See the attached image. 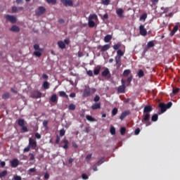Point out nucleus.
<instances>
[{"label": "nucleus", "mask_w": 180, "mask_h": 180, "mask_svg": "<svg viewBox=\"0 0 180 180\" xmlns=\"http://www.w3.org/2000/svg\"><path fill=\"white\" fill-rule=\"evenodd\" d=\"M96 92V89L91 88L89 86L84 89L83 91V96L84 98H88V96H91V95H94Z\"/></svg>", "instance_id": "1"}, {"label": "nucleus", "mask_w": 180, "mask_h": 180, "mask_svg": "<svg viewBox=\"0 0 180 180\" xmlns=\"http://www.w3.org/2000/svg\"><path fill=\"white\" fill-rule=\"evenodd\" d=\"M141 122L146 124V127H148V126H151V122H150V114L143 112Z\"/></svg>", "instance_id": "2"}, {"label": "nucleus", "mask_w": 180, "mask_h": 180, "mask_svg": "<svg viewBox=\"0 0 180 180\" xmlns=\"http://www.w3.org/2000/svg\"><path fill=\"white\" fill-rule=\"evenodd\" d=\"M34 50H36V51L33 53L34 56L39 58L41 57V53H43L44 50L40 48V45H39V44H35L34 45Z\"/></svg>", "instance_id": "3"}, {"label": "nucleus", "mask_w": 180, "mask_h": 180, "mask_svg": "<svg viewBox=\"0 0 180 180\" xmlns=\"http://www.w3.org/2000/svg\"><path fill=\"white\" fill-rule=\"evenodd\" d=\"M46 8L43 6H39L36 10H35V15L36 16H41L44 15V13L46 12Z\"/></svg>", "instance_id": "4"}, {"label": "nucleus", "mask_w": 180, "mask_h": 180, "mask_svg": "<svg viewBox=\"0 0 180 180\" xmlns=\"http://www.w3.org/2000/svg\"><path fill=\"white\" fill-rule=\"evenodd\" d=\"M121 82L122 85L118 87L117 91L119 94H124V91L126 90V80L122 79Z\"/></svg>", "instance_id": "5"}, {"label": "nucleus", "mask_w": 180, "mask_h": 180, "mask_svg": "<svg viewBox=\"0 0 180 180\" xmlns=\"http://www.w3.org/2000/svg\"><path fill=\"white\" fill-rule=\"evenodd\" d=\"M28 146H30L32 150H36V148L37 147V142L34 139L30 138Z\"/></svg>", "instance_id": "6"}, {"label": "nucleus", "mask_w": 180, "mask_h": 180, "mask_svg": "<svg viewBox=\"0 0 180 180\" xmlns=\"http://www.w3.org/2000/svg\"><path fill=\"white\" fill-rule=\"evenodd\" d=\"M6 19L11 22V23H16V17L15 15H6Z\"/></svg>", "instance_id": "7"}, {"label": "nucleus", "mask_w": 180, "mask_h": 180, "mask_svg": "<svg viewBox=\"0 0 180 180\" xmlns=\"http://www.w3.org/2000/svg\"><path fill=\"white\" fill-rule=\"evenodd\" d=\"M139 33L141 36H147V30L145 29L144 25L139 26Z\"/></svg>", "instance_id": "8"}, {"label": "nucleus", "mask_w": 180, "mask_h": 180, "mask_svg": "<svg viewBox=\"0 0 180 180\" xmlns=\"http://www.w3.org/2000/svg\"><path fill=\"white\" fill-rule=\"evenodd\" d=\"M60 1L65 6H74L72 0H60Z\"/></svg>", "instance_id": "9"}, {"label": "nucleus", "mask_w": 180, "mask_h": 180, "mask_svg": "<svg viewBox=\"0 0 180 180\" xmlns=\"http://www.w3.org/2000/svg\"><path fill=\"white\" fill-rule=\"evenodd\" d=\"M31 98L33 99H39V98H41V92L40 91H34L32 94Z\"/></svg>", "instance_id": "10"}, {"label": "nucleus", "mask_w": 180, "mask_h": 180, "mask_svg": "<svg viewBox=\"0 0 180 180\" xmlns=\"http://www.w3.org/2000/svg\"><path fill=\"white\" fill-rule=\"evenodd\" d=\"M130 113H131L130 112V110H125V111L122 112L120 116V120H123V119H124V117H126L127 116H129V115H130Z\"/></svg>", "instance_id": "11"}, {"label": "nucleus", "mask_w": 180, "mask_h": 180, "mask_svg": "<svg viewBox=\"0 0 180 180\" xmlns=\"http://www.w3.org/2000/svg\"><path fill=\"white\" fill-rule=\"evenodd\" d=\"M98 49H101L100 51L103 53L105 51H108V50H109V49H110V44H105L104 46H99L98 47Z\"/></svg>", "instance_id": "12"}, {"label": "nucleus", "mask_w": 180, "mask_h": 180, "mask_svg": "<svg viewBox=\"0 0 180 180\" xmlns=\"http://www.w3.org/2000/svg\"><path fill=\"white\" fill-rule=\"evenodd\" d=\"M10 162H11V165L12 168H16L19 165V160H18L16 158L13 159Z\"/></svg>", "instance_id": "13"}, {"label": "nucleus", "mask_w": 180, "mask_h": 180, "mask_svg": "<svg viewBox=\"0 0 180 180\" xmlns=\"http://www.w3.org/2000/svg\"><path fill=\"white\" fill-rule=\"evenodd\" d=\"M150 112H153V106L151 105H146L143 109V113L150 114Z\"/></svg>", "instance_id": "14"}, {"label": "nucleus", "mask_w": 180, "mask_h": 180, "mask_svg": "<svg viewBox=\"0 0 180 180\" xmlns=\"http://www.w3.org/2000/svg\"><path fill=\"white\" fill-rule=\"evenodd\" d=\"M10 32H13L14 33H18L20 32V28H19L17 25H13L10 29Z\"/></svg>", "instance_id": "15"}, {"label": "nucleus", "mask_w": 180, "mask_h": 180, "mask_svg": "<svg viewBox=\"0 0 180 180\" xmlns=\"http://www.w3.org/2000/svg\"><path fill=\"white\" fill-rule=\"evenodd\" d=\"M50 101L52 103H57L58 102V97H57V94H53L51 96Z\"/></svg>", "instance_id": "16"}, {"label": "nucleus", "mask_w": 180, "mask_h": 180, "mask_svg": "<svg viewBox=\"0 0 180 180\" xmlns=\"http://www.w3.org/2000/svg\"><path fill=\"white\" fill-rule=\"evenodd\" d=\"M115 63L117 65V68H119L120 65H122V63L120 61H122L121 57L120 56H115Z\"/></svg>", "instance_id": "17"}, {"label": "nucleus", "mask_w": 180, "mask_h": 180, "mask_svg": "<svg viewBox=\"0 0 180 180\" xmlns=\"http://www.w3.org/2000/svg\"><path fill=\"white\" fill-rule=\"evenodd\" d=\"M102 77H106L108 75H110V71H109V68H105L102 72H101Z\"/></svg>", "instance_id": "18"}, {"label": "nucleus", "mask_w": 180, "mask_h": 180, "mask_svg": "<svg viewBox=\"0 0 180 180\" xmlns=\"http://www.w3.org/2000/svg\"><path fill=\"white\" fill-rule=\"evenodd\" d=\"M159 108H160L162 113H164L165 112H166L167 109L166 104L163 103H160L159 104Z\"/></svg>", "instance_id": "19"}, {"label": "nucleus", "mask_w": 180, "mask_h": 180, "mask_svg": "<svg viewBox=\"0 0 180 180\" xmlns=\"http://www.w3.org/2000/svg\"><path fill=\"white\" fill-rule=\"evenodd\" d=\"M124 13V11H123V8H118L116 11V13L119 18H123Z\"/></svg>", "instance_id": "20"}, {"label": "nucleus", "mask_w": 180, "mask_h": 180, "mask_svg": "<svg viewBox=\"0 0 180 180\" xmlns=\"http://www.w3.org/2000/svg\"><path fill=\"white\" fill-rule=\"evenodd\" d=\"M62 143H64V146H63V148H64V150H68V144H70V142H68V140H67V139H64L63 140H62Z\"/></svg>", "instance_id": "21"}, {"label": "nucleus", "mask_w": 180, "mask_h": 180, "mask_svg": "<svg viewBox=\"0 0 180 180\" xmlns=\"http://www.w3.org/2000/svg\"><path fill=\"white\" fill-rule=\"evenodd\" d=\"M91 109L93 110H96V109H101V103H95L91 105Z\"/></svg>", "instance_id": "22"}, {"label": "nucleus", "mask_w": 180, "mask_h": 180, "mask_svg": "<svg viewBox=\"0 0 180 180\" xmlns=\"http://www.w3.org/2000/svg\"><path fill=\"white\" fill-rule=\"evenodd\" d=\"M59 96H60V98H66V99H69L68 95L64 91H59Z\"/></svg>", "instance_id": "23"}, {"label": "nucleus", "mask_w": 180, "mask_h": 180, "mask_svg": "<svg viewBox=\"0 0 180 180\" xmlns=\"http://www.w3.org/2000/svg\"><path fill=\"white\" fill-rule=\"evenodd\" d=\"M58 46L59 49H61L62 50H64V49H65V43H64V41H58Z\"/></svg>", "instance_id": "24"}, {"label": "nucleus", "mask_w": 180, "mask_h": 180, "mask_svg": "<svg viewBox=\"0 0 180 180\" xmlns=\"http://www.w3.org/2000/svg\"><path fill=\"white\" fill-rule=\"evenodd\" d=\"M89 20H98V15H96V14H90Z\"/></svg>", "instance_id": "25"}, {"label": "nucleus", "mask_w": 180, "mask_h": 180, "mask_svg": "<svg viewBox=\"0 0 180 180\" xmlns=\"http://www.w3.org/2000/svg\"><path fill=\"white\" fill-rule=\"evenodd\" d=\"M112 40V35L110 34H107L105 37H104V41L105 43H109V41H110Z\"/></svg>", "instance_id": "26"}, {"label": "nucleus", "mask_w": 180, "mask_h": 180, "mask_svg": "<svg viewBox=\"0 0 180 180\" xmlns=\"http://www.w3.org/2000/svg\"><path fill=\"white\" fill-rule=\"evenodd\" d=\"M86 119L87 120H89V122H96V120L94 117H93L92 116H91L89 115H86Z\"/></svg>", "instance_id": "27"}, {"label": "nucleus", "mask_w": 180, "mask_h": 180, "mask_svg": "<svg viewBox=\"0 0 180 180\" xmlns=\"http://www.w3.org/2000/svg\"><path fill=\"white\" fill-rule=\"evenodd\" d=\"M43 88L44 89H49V88H50V83L47 81L44 82Z\"/></svg>", "instance_id": "28"}, {"label": "nucleus", "mask_w": 180, "mask_h": 180, "mask_svg": "<svg viewBox=\"0 0 180 180\" xmlns=\"http://www.w3.org/2000/svg\"><path fill=\"white\" fill-rule=\"evenodd\" d=\"M88 26L89 27H95V21L89 20Z\"/></svg>", "instance_id": "29"}, {"label": "nucleus", "mask_w": 180, "mask_h": 180, "mask_svg": "<svg viewBox=\"0 0 180 180\" xmlns=\"http://www.w3.org/2000/svg\"><path fill=\"white\" fill-rule=\"evenodd\" d=\"M18 126L20 127L25 126V120L23 119H19L18 121Z\"/></svg>", "instance_id": "30"}, {"label": "nucleus", "mask_w": 180, "mask_h": 180, "mask_svg": "<svg viewBox=\"0 0 180 180\" xmlns=\"http://www.w3.org/2000/svg\"><path fill=\"white\" fill-rule=\"evenodd\" d=\"M137 75L139 77V78H143V77L144 76V71H143V70H139Z\"/></svg>", "instance_id": "31"}, {"label": "nucleus", "mask_w": 180, "mask_h": 180, "mask_svg": "<svg viewBox=\"0 0 180 180\" xmlns=\"http://www.w3.org/2000/svg\"><path fill=\"white\" fill-rule=\"evenodd\" d=\"M130 72H131V70H125L123 72V76L124 77H129V75H130Z\"/></svg>", "instance_id": "32"}, {"label": "nucleus", "mask_w": 180, "mask_h": 180, "mask_svg": "<svg viewBox=\"0 0 180 180\" xmlns=\"http://www.w3.org/2000/svg\"><path fill=\"white\" fill-rule=\"evenodd\" d=\"M117 57H123L124 56V52H123L122 50L119 49L117 51Z\"/></svg>", "instance_id": "33"}, {"label": "nucleus", "mask_w": 180, "mask_h": 180, "mask_svg": "<svg viewBox=\"0 0 180 180\" xmlns=\"http://www.w3.org/2000/svg\"><path fill=\"white\" fill-rule=\"evenodd\" d=\"M10 94L9 92H6L2 95V99H9V96H10Z\"/></svg>", "instance_id": "34"}, {"label": "nucleus", "mask_w": 180, "mask_h": 180, "mask_svg": "<svg viewBox=\"0 0 180 180\" xmlns=\"http://www.w3.org/2000/svg\"><path fill=\"white\" fill-rule=\"evenodd\" d=\"M120 47H122V44L117 43V44L113 45L112 49H114V50H119Z\"/></svg>", "instance_id": "35"}, {"label": "nucleus", "mask_w": 180, "mask_h": 180, "mask_svg": "<svg viewBox=\"0 0 180 180\" xmlns=\"http://www.w3.org/2000/svg\"><path fill=\"white\" fill-rule=\"evenodd\" d=\"M151 120L152 122H157V120H158V115L154 114L153 115H152Z\"/></svg>", "instance_id": "36"}, {"label": "nucleus", "mask_w": 180, "mask_h": 180, "mask_svg": "<svg viewBox=\"0 0 180 180\" xmlns=\"http://www.w3.org/2000/svg\"><path fill=\"white\" fill-rule=\"evenodd\" d=\"M154 41H150L148 42L147 44V46H148V49H151V47H154Z\"/></svg>", "instance_id": "37"}, {"label": "nucleus", "mask_w": 180, "mask_h": 180, "mask_svg": "<svg viewBox=\"0 0 180 180\" xmlns=\"http://www.w3.org/2000/svg\"><path fill=\"white\" fill-rule=\"evenodd\" d=\"M6 175H8V171L6 170L0 172V178H4V176H6Z\"/></svg>", "instance_id": "38"}, {"label": "nucleus", "mask_w": 180, "mask_h": 180, "mask_svg": "<svg viewBox=\"0 0 180 180\" xmlns=\"http://www.w3.org/2000/svg\"><path fill=\"white\" fill-rule=\"evenodd\" d=\"M131 79H133V76H130L127 78L126 81L127 86H129V85H130V82H131Z\"/></svg>", "instance_id": "39"}, {"label": "nucleus", "mask_w": 180, "mask_h": 180, "mask_svg": "<svg viewBox=\"0 0 180 180\" xmlns=\"http://www.w3.org/2000/svg\"><path fill=\"white\" fill-rule=\"evenodd\" d=\"M101 4L108 6L110 4V0H101Z\"/></svg>", "instance_id": "40"}, {"label": "nucleus", "mask_w": 180, "mask_h": 180, "mask_svg": "<svg viewBox=\"0 0 180 180\" xmlns=\"http://www.w3.org/2000/svg\"><path fill=\"white\" fill-rule=\"evenodd\" d=\"M49 121L48 120H44L43 121V126L44 127H45V129L47 130V129H49Z\"/></svg>", "instance_id": "41"}, {"label": "nucleus", "mask_w": 180, "mask_h": 180, "mask_svg": "<svg viewBox=\"0 0 180 180\" xmlns=\"http://www.w3.org/2000/svg\"><path fill=\"white\" fill-rule=\"evenodd\" d=\"M120 134H122V136H124V134H126V127H121Z\"/></svg>", "instance_id": "42"}, {"label": "nucleus", "mask_w": 180, "mask_h": 180, "mask_svg": "<svg viewBox=\"0 0 180 180\" xmlns=\"http://www.w3.org/2000/svg\"><path fill=\"white\" fill-rule=\"evenodd\" d=\"M76 106L75 105H74L73 103H71L70 105H69L68 106V109L69 110H75Z\"/></svg>", "instance_id": "43"}, {"label": "nucleus", "mask_w": 180, "mask_h": 180, "mask_svg": "<svg viewBox=\"0 0 180 180\" xmlns=\"http://www.w3.org/2000/svg\"><path fill=\"white\" fill-rule=\"evenodd\" d=\"M99 72H101V68L94 69V75H98Z\"/></svg>", "instance_id": "44"}, {"label": "nucleus", "mask_w": 180, "mask_h": 180, "mask_svg": "<svg viewBox=\"0 0 180 180\" xmlns=\"http://www.w3.org/2000/svg\"><path fill=\"white\" fill-rule=\"evenodd\" d=\"M110 132L111 134H112V135L116 134V129L115 128V127H110Z\"/></svg>", "instance_id": "45"}, {"label": "nucleus", "mask_w": 180, "mask_h": 180, "mask_svg": "<svg viewBox=\"0 0 180 180\" xmlns=\"http://www.w3.org/2000/svg\"><path fill=\"white\" fill-rule=\"evenodd\" d=\"M139 19L140 20L145 21L147 19V13H143L142 15H141Z\"/></svg>", "instance_id": "46"}, {"label": "nucleus", "mask_w": 180, "mask_h": 180, "mask_svg": "<svg viewBox=\"0 0 180 180\" xmlns=\"http://www.w3.org/2000/svg\"><path fill=\"white\" fill-rule=\"evenodd\" d=\"M117 112H118V110L117 108H114L112 110V116H116V115H117Z\"/></svg>", "instance_id": "47"}, {"label": "nucleus", "mask_w": 180, "mask_h": 180, "mask_svg": "<svg viewBox=\"0 0 180 180\" xmlns=\"http://www.w3.org/2000/svg\"><path fill=\"white\" fill-rule=\"evenodd\" d=\"M47 4H52L53 5H56L57 4V0H46Z\"/></svg>", "instance_id": "48"}, {"label": "nucleus", "mask_w": 180, "mask_h": 180, "mask_svg": "<svg viewBox=\"0 0 180 180\" xmlns=\"http://www.w3.org/2000/svg\"><path fill=\"white\" fill-rule=\"evenodd\" d=\"M103 160H105V158H101L97 162L96 165H101L103 164Z\"/></svg>", "instance_id": "49"}, {"label": "nucleus", "mask_w": 180, "mask_h": 180, "mask_svg": "<svg viewBox=\"0 0 180 180\" xmlns=\"http://www.w3.org/2000/svg\"><path fill=\"white\" fill-rule=\"evenodd\" d=\"M22 127V130L24 131V133L29 131V129H27V127L22 125V127Z\"/></svg>", "instance_id": "50"}, {"label": "nucleus", "mask_w": 180, "mask_h": 180, "mask_svg": "<svg viewBox=\"0 0 180 180\" xmlns=\"http://www.w3.org/2000/svg\"><path fill=\"white\" fill-rule=\"evenodd\" d=\"M18 7H16V6H13L12 7V13H16V12H18Z\"/></svg>", "instance_id": "51"}, {"label": "nucleus", "mask_w": 180, "mask_h": 180, "mask_svg": "<svg viewBox=\"0 0 180 180\" xmlns=\"http://www.w3.org/2000/svg\"><path fill=\"white\" fill-rule=\"evenodd\" d=\"M94 102H99V101H101V97L98 95H96L95 97H94Z\"/></svg>", "instance_id": "52"}, {"label": "nucleus", "mask_w": 180, "mask_h": 180, "mask_svg": "<svg viewBox=\"0 0 180 180\" xmlns=\"http://www.w3.org/2000/svg\"><path fill=\"white\" fill-rule=\"evenodd\" d=\"M86 74L89 75V77H94V72H92V70H88Z\"/></svg>", "instance_id": "53"}, {"label": "nucleus", "mask_w": 180, "mask_h": 180, "mask_svg": "<svg viewBox=\"0 0 180 180\" xmlns=\"http://www.w3.org/2000/svg\"><path fill=\"white\" fill-rule=\"evenodd\" d=\"M30 148H30V146H27L26 148H24V150H23V151H24V153H29V151H30Z\"/></svg>", "instance_id": "54"}, {"label": "nucleus", "mask_w": 180, "mask_h": 180, "mask_svg": "<svg viewBox=\"0 0 180 180\" xmlns=\"http://www.w3.org/2000/svg\"><path fill=\"white\" fill-rule=\"evenodd\" d=\"M179 92V88L173 89L172 94L175 95V94H178Z\"/></svg>", "instance_id": "55"}, {"label": "nucleus", "mask_w": 180, "mask_h": 180, "mask_svg": "<svg viewBox=\"0 0 180 180\" xmlns=\"http://www.w3.org/2000/svg\"><path fill=\"white\" fill-rule=\"evenodd\" d=\"M29 155L30 157V161H33L34 160V154L33 153H30Z\"/></svg>", "instance_id": "56"}, {"label": "nucleus", "mask_w": 180, "mask_h": 180, "mask_svg": "<svg viewBox=\"0 0 180 180\" xmlns=\"http://www.w3.org/2000/svg\"><path fill=\"white\" fill-rule=\"evenodd\" d=\"M134 134L136 136H138V134H140V128H136L134 131Z\"/></svg>", "instance_id": "57"}, {"label": "nucleus", "mask_w": 180, "mask_h": 180, "mask_svg": "<svg viewBox=\"0 0 180 180\" xmlns=\"http://www.w3.org/2000/svg\"><path fill=\"white\" fill-rule=\"evenodd\" d=\"M172 106V102H169L166 104V108L169 109Z\"/></svg>", "instance_id": "58"}, {"label": "nucleus", "mask_w": 180, "mask_h": 180, "mask_svg": "<svg viewBox=\"0 0 180 180\" xmlns=\"http://www.w3.org/2000/svg\"><path fill=\"white\" fill-rule=\"evenodd\" d=\"M178 25H175L174 27H173V33H176V32H178Z\"/></svg>", "instance_id": "59"}, {"label": "nucleus", "mask_w": 180, "mask_h": 180, "mask_svg": "<svg viewBox=\"0 0 180 180\" xmlns=\"http://www.w3.org/2000/svg\"><path fill=\"white\" fill-rule=\"evenodd\" d=\"M60 136L58 135L56 136V144H60Z\"/></svg>", "instance_id": "60"}, {"label": "nucleus", "mask_w": 180, "mask_h": 180, "mask_svg": "<svg viewBox=\"0 0 180 180\" xmlns=\"http://www.w3.org/2000/svg\"><path fill=\"white\" fill-rule=\"evenodd\" d=\"M82 179H88L89 177L88 176V175H86V174H82Z\"/></svg>", "instance_id": "61"}, {"label": "nucleus", "mask_w": 180, "mask_h": 180, "mask_svg": "<svg viewBox=\"0 0 180 180\" xmlns=\"http://www.w3.org/2000/svg\"><path fill=\"white\" fill-rule=\"evenodd\" d=\"M13 179L14 180H22V177L20 176H14Z\"/></svg>", "instance_id": "62"}, {"label": "nucleus", "mask_w": 180, "mask_h": 180, "mask_svg": "<svg viewBox=\"0 0 180 180\" xmlns=\"http://www.w3.org/2000/svg\"><path fill=\"white\" fill-rule=\"evenodd\" d=\"M18 5H22L23 4V0H15Z\"/></svg>", "instance_id": "63"}, {"label": "nucleus", "mask_w": 180, "mask_h": 180, "mask_svg": "<svg viewBox=\"0 0 180 180\" xmlns=\"http://www.w3.org/2000/svg\"><path fill=\"white\" fill-rule=\"evenodd\" d=\"M65 130L61 129L60 131V136H65Z\"/></svg>", "instance_id": "64"}]
</instances>
